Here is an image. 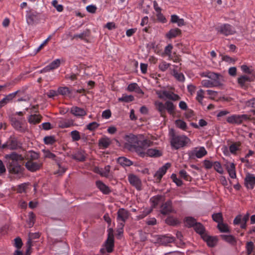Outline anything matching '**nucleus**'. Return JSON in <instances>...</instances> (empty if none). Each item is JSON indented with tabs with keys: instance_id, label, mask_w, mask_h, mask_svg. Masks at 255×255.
<instances>
[{
	"instance_id": "nucleus-1",
	"label": "nucleus",
	"mask_w": 255,
	"mask_h": 255,
	"mask_svg": "<svg viewBox=\"0 0 255 255\" xmlns=\"http://www.w3.org/2000/svg\"><path fill=\"white\" fill-rule=\"evenodd\" d=\"M169 134L170 136L171 146L175 149L185 146L190 142V139L186 135L176 134L173 128L170 129Z\"/></svg>"
},
{
	"instance_id": "nucleus-2",
	"label": "nucleus",
	"mask_w": 255,
	"mask_h": 255,
	"mask_svg": "<svg viewBox=\"0 0 255 255\" xmlns=\"http://www.w3.org/2000/svg\"><path fill=\"white\" fill-rule=\"evenodd\" d=\"M125 139L128 141V143L125 144V147L129 150L134 149L139 156H143L144 155L143 153L140 151L141 149L139 147V145H138L139 139L136 135L129 134L126 136Z\"/></svg>"
},
{
	"instance_id": "nucleus-3",
	"label": "nucleus",
	"mask_w": 255,
	"mask_h": 255,
	"mask_svg": "<svg viewBox=\"0 0 255 255\" xmlns=\"http://www.w3.org/2000/svg\"><path fill=\"white\" fill-rule=\"evenodd\" d=\"M6 167L9 173L17 175L19 178L23 176L24 168L17 162L8 159Z\"/></svg>"
},
{
	"instance_id": "nucleus-4",
	"label": "nucleus",
	"mask_w": 255,
	"mask_h": 255,
	"mask_svg": "<svg viewBox=\"0 0 255 255\" xmlns=\"http://www.w3.org/2000/svg\"><path fill=\"white\" fill-rule=\"evenodd\" d=\"M103 247L106 248L107 252L108 253H112L114 251L115 247L114 236L113 230L112 228L108 229V238L103 244Z\"/></svg>"
},
{
	"instance_id": "nucleus-5",
	"label": "nucleus",
	"mask_w": 255,
	"mask_h": 255,
	"mask_svg": "<svg viewBox=\"0 0 255 255\" xmlns=\"http://www.w3.org/2000/svg\"><path fill=\"white\" fill-rule=\"evenodd\" d=\"M26 21L28 25H32L38 23L41 19V13L33 10L27 11L26 15Z\"/></svg>"
},
{
	"instance_id": "nucleus-6",
	"label": "nucleus",
	"mask_w": 255,
	"mask_h": 255,
	"mask_svg": "<svg viewBox=\"0 0 255 255\" xmlns=\"http://www.w3.org/2000/svg\"><path fill=\"white\" fill-rule=\"evenodd\" d=\"M255 79V74L252 75H242L238 78L237 82L240 86L244 89L248 87L249 83L254 81Z\"/></svg>"
},
{
	"instance_id": "nucleus-7",
	"label": "nucleus",
	"mask_w": 255,
	"mask_h": 255,
	"mask_svg": "<svg viewBox=\"0 0 255 255\" xmlns=\"http://www.w3.org/2000/svg\"><path fill=\"white\" fill-rule=\"evenodd\" d=\"M249 117L247 115H234L228 117L227 119L228 123L232 124H241L244 121H247Z\"/></svg>"
},
{
	"instance_id": "nucleus-8",
	"label": "nucleus",
	"mask_w": 255,
	"mask_h": 255,
	"mask_svg": "<svg viewBox=\"0 0 255 255\" xmlns=\"http://www.w3.org/2000/svg\"><path fill=\"white\" fill-rule=\"evenodd\" d=\"M160 213L163 215H167L172 213H175L172 205V202L171 200H168L162 204L160 206Z\"/></svg>"
},
{
	"instance_id": "nucleus-9",
	"label": "nucleus",
	"mask_w": 255,
	"mask_h": 255,
	"mask_svg": "<svg viewBox=\"0 0 255 255\" xmlns=\"http://www.w3.org/2000/svg\"><path fill=\"white\" fill-rule=\"evenodd\" d=\"M207 77L213 81V85L216 87L222 86L223 85L222 83L224 81L223 76L220 74L210 72L208 73Z\"/></svg>"
},
{
	"instance_id": "nucleus-10",
	"label": "nucleus",
	"mask_w": 255,
	"mask_h": 255,
	"mask_svg": "<svg viewBox=\"0 0 255 255\" xmlns=\"http://www.w3.org/2000/svg\"><path fill=\"white\" fill-rule=\"evenodd\" d=\"M217 31L224 35L228 36L235 33L234 27L229 24H224L216 28Z\"/></svg>"
},
{
	"instance_id": "nucleus-11",
	"label": "nucleus",
	"mask_w": 255,
	"mask_h": 255,
	"mask_svg": "<svg viewBox=\"0 0 255 255\" xmlns=\"http://www.w3.org/2000/svg\"><path fill=\"white\" fill-rule=\"evenodd\" d=\"M207 151L204 147H201L198 150L195 148L192 150L189 151L188 153L189 159H195V157L200 158L206 155Z\"/></svg>"
},
{
	"instance_id": "nucleus-12",
	"label": "nucleus",
	"mask_w": 255,
	"mask_h": 255,
	"mask_svg": "<svg viewBox=\"0 0 255 255\" xmlns=\"http://www.w3.org/2000/svg\"><path fill=\"white\" fill-rule=\"evenodd\" d=\"M171 166L170 163H166L163 166L159 168V169L155 172L154 177L156 178V180L159 182L163 176L165 174L167 170Z\"/></svg>"
},
{
	"instance_id": "nucleus-13",
	"label": "nucleus",
	"mask_w": 255,
	"mask_h": 255,
	"mask_svg": "<svg viewBox=\"0 0 255 255\" xmlns=\"http://www.w3.org/2000/svg\"><path fill=\"white\" fill-rule=\"evenodd\" d=\"M203 240L206 242L209 247H214L216 246L218 239L216 236H210L207 234L202 237Z\"/></svg>"
},
{
	"instance_id": "nucleus-14",
	"label": "nucleus",
	"mask_w": 255,
	"mask_h": 255,
	"mask_svg": "<svg viewBox=\"0 0 255 255\" xmlns=\"http://www.w3.org/2000/svg\"><path fill=\"white\" fill-rule=\"evenodd\" d=\"M42 164L41 163L28 161L25 163V166L28 170L31 172H35L39 170L42 167Z\"/></svg>"
},
{
	"instance_id": "nucleus-15",
	"label": "nucleus",
	"mask_w": 255,
	"mask_h": 255,
	"mask_svg": "<svg viewBox=\"0 0 255 255\" xmlns=\"http://www.w3.org/2000/svg\"><path fill=\"white\" fill-rule=\"evenodd\" d=\"M245 184L248 189H253L255 185V176L248 173L245 179Z\"/></svg>"
},
{
	"instance_id": "nucleus-16",
	"label": "nucleus",
	"mask_w": 255,
	"mask_h": 255,
	"mask_svg": "<svg viewBox=\"0 0 255 255\" xmlns=\"http://www.w3.org/2000/svg\"><path fill=\"white\" fill-rule=\"evenodd\" d=\"M128 181L130 184L134 186L138 190L141 189V181L137 176L130 174L128 176Z\"/></svg>"
},
{
	"instance_id": "nucleus-17",
	"label": "nucleus",
	"mask_w": 255,
	"mask_h": 255,
	"mask_svg": "<svg viewBox=\"0 0 255 255\" xmlns=\"http://www.w3.org/2000/svg\"><path fill=\"white\" fill-rule=\"evenodd\" d=\"M152 141L148 139H144L143 140H139L138 145H139V147H140L141 149L140 151L144 153V155L143 156H140V157H144L145 156V152H144L143 150L152 145Z\"/></svg>"
},
{
	"instance_id": "nucleus-18",
	"label": "nucleus",
	"mask_w": 255,
	"mask_h": 255,
	"mask_svg": "<svg viewBox=\"0 0 255 255\" xmlns=\"http://www.w3.org/2000/svg\"><path fill=\"white\" fill-rule=\"evenodd\" d=\"M117 219L119 221H122L124 223L128 218V212L124 208L120 209L117 213Z\"/></svg>"
},
{
	"instance_id": "nucleus-19",
	"label": "nucleus",
	"mask_w": 255,
	"mask_h": 255,
	"mask_svg": "<svg viewBox=\"0 0 255 255\" xmlns=\"http://www.w3.org/2000/svg\"><path fill=\"white\" fill-rule=\"evenodd\" d=\"M10 121L12 126L16 130L21 132H24L26 131V128L21 126V123L15 118H11Z\"/></svg>"
},
{
	"instance_id": "nucleus-20",
	"label": "nucleus",
	"mask_w": 255,
	"mask_h": 255,
	"mask_svg": "<svg viewBox=\"0 0 255 255\" xmlns=\"http://www.w3.org/2000/svg\"><path fill=\"white\" fill-rule=\"evenodd\" d=\"M225 166L231 178H236L235 164L234 163H227Z\"/></svg>"
},
{
	"instance_id": "nucleus-21",
	"label": "nucleus",
	"mask_w": 255,
	"mask_h": 255,
	"mask_svg": "<svg viewBox=\"0 0 255 255\" xmlns=\"http://www.w3.org/2000/svg\"><path fill=\"white\" fill-rule=\"evenodd\" d=\"M4 157L6 159H11L17 162L18 161H23L24 158H25V156L23 157L21 155L18 154L15 152H13L10 154H5L4 155Z\"/></svg>"
},
{
	"instance_id": "nucleus-22",
	"label": "nucleus",
	"mask_w": 255,
	"mask_h": 255,
	"mask_svg": "<svg viewBox=\"0 0 255 255\" xmlns=\"http://www.w3.org/2000/svg\"><path fill=\"white\" fill-rule=\"evenodd\" d=\"M71 113L76 117H82L87 114L84 109L78 107H73L71 109Z\"/></svg>"
},
{
	"instance_id": "nucleus-23",
	"label": "nucleus",
	"mask_w": 255,
	"mask_h": 255,
	"mask_svg": "<svg viewBox=\"0 0 255 255\" xmlns=\"http://www.w3.org/2000/svg\"><path fill=\"white\" fill-rule=\"evenodd\" d=\"M19 91L18 90L14 93L8 94L4 98H3L0 101V108L3 107L7 103L12 100L16 95V94L19 93Z\"/></svg>"
},
{
	"instance_id": "nucleus-24",
	"label": "nucleus",
	"mask_w": 255,
	"mask_h": 255,
	"mask_svg": "<svg viewBox=\"0 0 255 255\" xmlns=\"http://www.w3.org/2000/svg\"><path fill=\"white\" fill-rule=\"evenodd\" d=\"M96 184L99 190L104 194H109L111 192L109 187L101 181H97Z\"/></svg>"
},
{
	"instance_id": "nucleus-25",
	"label": "nucleus",
	"mask_w": 255,
	"mask_h": 255,
	"mask_svg": "<svg viewBox=\"0 0 255 255\" xmlns=\"http://www.w3.org/2000/svg\"><path fill=\"white\" fill-rule=\"evenodd\" d=\"M156 109L160 113V116L162 117H165V103L164 104L162 102L155 101L154 103Z\"/></svg>"
},
{
	"instance_id": "nucleus-26",
	"label": "nucleus",
	"mask_w": 255,
	"mask_h": 255,
	"mask_svg": "<svg viewBox=\"0 0 255 255\" xmlns=\"http://www.w3.org/2000/svg\"><path fill=\"white\" fill-rule=\"evenodd\" d=\"M111 144V141L110 139L107 137H102L99 140V146L102 149L107 148Z\"/></svg>"
},
{
	"instance_id": "nucleus-27",
	"label": "nucleus",
	"mask_w": 255,
	"mask_h": 255,
	"mask_svg": "<svg viewBox=\"0 0 255 255\" xmlns=\"http://www.w3.org/2000/svg\"><path fill=\"white\" fill-rule=\"evenodd\" d=\"M220 237L222 240L232 246H236L237 244V240L233 235H221Z\"/></svg>"
},
{
	"instance_id": "nucleus-28",
	"label": "nucleus",
	"mask_w": 255,
	"mask_h": 255,
	"mask_svg": "<svg viewBox=\"0 0 255 255\" xmlns=\"http://www.w3.org/2000/svg\"><path fill=\"white\" fill-rule=\"evenodd\" d=\"M181 34V31L178 28L170 29L168 33L166 34V36L168 39H172L180 35Z\"/></svg>"
},
{
	"instance_id": "nucleus-29",
	"label": "nucleus",
	"mask_w": 255,
	"mask_h": 255,
	"mask_svg": "<svg viewBox=\"0 0 255 255\" xmlns=\"http://www.w3.org/2000/svg\"><path fill=\"white\" fill-rule=\"evenodd\" d=\"M39 153L38 152H34L32 150L29 151L27 152L25 155V159L28 161H32L37 160L39 158Z\"/></svg>"
},
{
	"instance_id": "nucleus-30",
	"label": "nucleus",
	"mask_w": 255,
	"mask_h": 255,
	"mask_svg": "<svg viewBox=\"0 0 255 255\" xmlns=\"http://www.w3.org/2000/svg\"><path fill=\"white\" fill-rule=\"evenodd\" d=\"M72 158L78 161L83 162L86 160L85 152L83 150H79L75 154L72 155Z\"/></svg>"
},
{
	"instance_id": "nucleus-31",
	"label": "nucleus",
	"mask_w": 255,
	"mask_h": 255,
	"mask_svg": "<svg viewBox=\"0 0 255 255\" xmlns=\"http://www.w3.org/2000/svg\"><path fill=\"white\" fill-rule=\"evenodd\" d=\"M162 94L166 98L174 101L179 100L180 99V97L178 95L171 92L163 91Z\"/></svg>"
},
{
	"instance_id": "nucleus-32",
	"label": "nucleus",
	"mask_w": 255,
	"mask_h": 255,
	"mask_svg": "<svg viewBox=\"0 0 255 255\" xmlns=\"http://www.w3.org/2000/svg\"><path fill=\"white\" fill-rule=\"evenodd\" d=\"M164 197L162 195H156L150 198V201L152 203V207L155 208L160 202L163 201Z\"/></svg>"
},
{
	"instance_id": "nucleus-33",
	"label": "nucleus",
	"mask_w": 255,
	"mask_h": 255,
	"mask_svg": "<svg viewBox=\"0 0 255 255\" xmlns=\"http://www.w3.org/2000/svg\"><path fill=\"white\" fill-rule=\"evenodd\" d=\"M145 155L150 157H158L162 155V152L159 150L150 148L145 152Z\"/></svg>"
},
{
	"instance_id": "nucleus-34",
	"label": "nucleus",
	"mask_w": 255,
	"mask_h": 255,
	"mask_svg": "<svg viewBox=\"0 0 255 255\" xmlns=\"http://www.w3.org/2000/svg\"><path fill=\"white\" fill-rule=\"evenodd\" d=\"M193 228L197 233L201 235L202 238L204 235H206L207 234L205 233V229L204 227L200 223L197 222Z\"/></svg>"
},
{
	"instance_id": "nucleus-35",
	"label": "nucleus",
	"mask_w": 255,
	"mask_h": 255,
	"mask_svg": "<svg viewBox=\"0 0 255 255\" xmlns=\"http://www.w3.org/2000/svg\"><path fill=\"white\" fill-rule=\"evenodd\" d=\"M117 162L123 167L129 166L133 164V162L131 160L123 156L119 157L117 159Z\"/></svg>"
},
{
	"instance_id": "nucleus-36",
	"label": "nucleus",
	"mask_w": 255,
	"mask_h": 255,
	"mask_svg": "<svg viewBox=\"0 0 255 255\" xmlns=\"http://www.w3.org/2000/svg\"><path fill=\"white\" fill-rule=\"evenodd\" d=\"M41 118L42 117L40 115H31L29 117L28 121L30 124L36 125L40 122Z\"/></svg>"
},
{
	"instance_id": "nucleus-37",
	"label": "nucleus",
	"mask_w": 255,
	"mask_h": 255,
	"mask_svg": "<svg viewBox=\"0 0 255 255\" xmlns=\"http://www.w3.org/2000/svg\"><path fill=\"white\" fill-rule=\"evenodd\" d=\"M166 224L169 226H175L179 224V221L173 216H168L165 220Z\"/></svg>"
},
{
	"instance_id": "nucleus-38",
	"label": "nucleus",
	"mask_w": 255,
	"mask_h": 255,
	"mask_svg": "<svg viewBox=\"0 0 255 255\" xmlns=\"http://www.w3.org/2000/svg\"><path fill=\"white\" fill-rule=\"evenodd\" d=\"M165 103V110H166L168 113L170 115L174 114L175 107L173 103L169 101H166Z\"/></svg>"
},
{
	"instance_id": "nucleus-39",
	"label": "nucleus",
	"mask_w": 255,
	"mask_h": 255,
	"mask_svg": "<svg viewBox=\"0 0 255 255\" xmlns=\"http://www.w3.org/2000/svg\"><path fill=\"white\" fill-rule=\"evenodd\" d=\"M175 238L171 236H163L160 238V242L162 244L167 245L174 242Z\"/></svg>"
},
{
	"instance_id": "nucleus-40",
	"label": "nucleus",
	"mask_w": 255,
	"mask_h": 255,
	"mask_svg": "<svg viewBox=\"0 0 255 255\" xmlns=\"http://www.w3.org/2000/svg\"><path fill=\"white\" fill-rule=\"evenodd\" d=\"M90 35V31L89 29H86L83 32L80 34H74L72 39L79 38L81 39H84L86 37H88Z\"/></svg>"
},
{
	"instance_id": "nucleus-41",
	"label": "nucleus",
	"mask_w": 255,
	"mask_h": 255,
	"mask_svg": "<svg viewBox=\"0 0 255 255\" xmlns=\"http://www.w3.org/2000/svg\"><path fill=\"white\" fill-rule=\"evenodd\" d=\"M73 125L72 120L61 121L58 123V126L60 128H64L70 127Z\"/></svg>"
},
{
	"instance_id": "nucleus-42",
	"label": "nucleus",
	"mask_w": 255,
	"mask_h": 255,
	"mask_svg": "<svg viewBox=\"0 0 255 255\" xmlns=\"http://www.w3.org/2000/svg\"><path fill=\"white\" fill-rule=\"evenodd\" d=\"M185 222H186V223L187 224L186 226L188 228H191V227L194 228V227L195 226V225L197 223L196 222V219L192 217H186L185 219Z\"/></svg>"
},
{
	"instance_id": "nucleus-43",
	"label": "nucleus",
	"mask_w": 255,
	"mask_h": 255,
	"mask_svg": "<svg viewBox=\"0 0 255 255\" xmlns=\"http://www.w3.org/2000/svg\"><path fill=\"white\" fill-rule=\"evenodd\" d=\"M134 100V97L132 95H127L123 94L122 97L118 99L119 102H123L125 103H129L133 101Z\"/></svg>"
},
{
	"instance_id": "nucleus-44",
	"label": "nucleus",
	"mask_w": 255,
	"mask_h": 255,
	"mask_svg": "<svg viewBox=\"0 0 255 255\" xmlns=\"http://www.w3.org/2000/svg\"><path fill=\"white\" fill-rule=\"evenodd\" d=\"M58 95H61L62 96H66L68 94H70L72 93V91H70L69 89L67 87H61L58 88Z\"/></svg>"
},
{
	"instance_id": "nucleus-45",
	"label": "nucleus",
	"mask_w": 255,
	"mask_h": 255,
	"mask_svg": "<svg viewBox=\"0 0 255 255\" xmlns=\"http://www.w3.org/2000/svg\"><path fill=\"white\" fill-rule=\"evenodd\" d=\"M217 228L221 233H229L230 230L227 224L223 222L219 223L217 225Z\"/></svg>"
},
{
	"instance_id": "nucleus-46",
	"label": "nucleus",
	"mask_w": 255,
	"mask_h": 255,
	"mask_svg": "<svg viewBox=\"0 0 255 255\" xmlns=\"http://www.w3.org/2000/svg\"><path fill=\"white\" fill-rule=\"evenodd\" d=\"M43 140L45 144L50 145L54 144L56 141V139L54 135L46 136L44 138Z\"/></svg>"
},
{
	"instance_id": "nucleus-47",
	"label": "nucleus",
	"mask_w": 255,
	"mask_h": 255,
	"mask_svg": "<svg viewBox=\"0 0 255 255\" xmlns=\"http://www.w3.org/2000/svg\"><path fill=\"white\" fill-rule=\"evenodd\" d=\"M212 216L213 221L218 223V224L223 222V216L221 213H214Z\"/></svg>"
},
{
	"instance_id": "nucleus-48",
	"label": "nucleus",
	"mask_w": 255,
	"mask_h": 255,
	"mask_svg": "<svg viewBox=\"0 0 255 255\" xmlns=\"http://www.w3.org/2000/svg\"><path fill=\"white\" fill-rule=\"evenodd\" d=\"M241 142H240L232 144L229 147L230 152L233 154L236 153V151L239 150V148L241 146Z\"/></svg>"
},
{
	"instance_id": "nucleus-49",
	"label": "nucleus",
	"mask_w": 255,
	"mask_h": 255,
	"mask_svg": "<svg viewBox=\"0 0 255 255\" xmlns=\"http://www.w3.org/2000/svg\"><path fill=\"white\" fill-rule=\"evenodd\" d=\"M173 75L180 82H183L185 80L184 75L181 73H178L177 71L175 69H173Z\"/></svg>"
},
{
	"instance_id": "nucleus-50",
	"label": "nucleus",
	"mask_w": 255,
	"mask_h": 255,
	"mask_svg": "<svg viewBox=\"0 0 255 255\" xmlns=\"http://www.w3.org/2000/svg\"><path fill=\"white\" fill-rule=\"evenodd\" d=\"M111 166L110 165H107L105 167L104 169H102V172L96 171V173H99L101 176L108 177L110 171Z\"/></svg>"
},
{
	"instance_id": "nucleus-51",
	"label": "nucleus",
	"mask_w": 255,
	"mask_h": 255,
	"mask_svg": "<svg viewBox=\"0 0 255 255\" xmlns=\"http://www.w3.org/2000/svg\"><path fill=\"white\" fill-rule=\"evenodd\" d=\"M19 146L18 145V142L15 139H12L8 143V148L11 150L17 149Z\"/></svg>"
},
{
	"instance_id": "nucleus-52",
	"label": "nucleus",
	"mask_w": 255,
	"mask_h": 255,
	"mask_svg": "<svg viewBox=\"0 0 255 255\" xmlns=\"http://www.w3.org/2000/svg\"><path fill=\"white\" fill-rule=\"evenodd\" d=\"M175 124L178 128L183 130H185L187 128L186 123L181 120H176Z\"/></svg>"
},
{
	"instance_id": "nucleus-53",
	"label": "nucleus",
	"mask_w": 255,
	"mask_h": 255,
	"mask_svg": "<svg viewBox=\"0 0 255 255\" xmlns=\"http://www.w3.org/2000/svg\"><path fill=\"white\" fill-rule=\"evenodd\" d=\"M246 249L247 250V255H251L254 249V243L252 241L248 242L246 244Z\"/></svg>"
},
{
	"instance_id": "nucleus-54",
	"label": "nucleus",
	"mask_w": 255,
	"mask_h": 255,
	"mask_svg": "<svg viewBox=\"0 0 255 255\" xmlns=\"http://www.w3.org/2000/svg\"><path fill=\"white\" fill-rule=\"evenodd\" d=\"M70 135L74 141H78L81 139L80 133L76 130L72 131L70 133Z\"/></svg>"
},
{
	"instance_id": "nucleus-55",
	"label": "nucleus",
	"mask_w": 255,
	"mask_h": 255,
	"mask_svg": "<svg viewBox=\"0 0 255 255\" xmlns=\"http://www.w3.org/2000/svg\"><path fill=\"white\" fill-rule=\"evenodd\" d=\"M35 215L32 212L29 213L27 224L29 228H31L34 224Z\"/></svg>"
},
{
	"instance_id": "nucleus-56",
	"label": "nucleus",
	"mask_w": 255,
	"mask_h": 255,
	"mask_svg": "<svg viewBox=\"0 0 255 255\" xmlns=\"http://www.w3.org/2000/svg\"><path fill=\"white\" fill-rule=\"evenodd\" d=\"M179 175L180 177L183 178L184 180L186 181H191V177L187 174L186 171L184 170H181L179 172Z\"/></svg>"
},
{
	"instance_id": "nucleus-57",
	"label": "nucleus",
	"mask_w": 255,
	"mask_h": 255,
	"mask_svg": "<svg viewBox=\"0 0 255 255\" xmlns=\"http://www.w3.org/2000/svg\"><path fill=\"white\" fill-rule=\"evenodd\" d=\"M213 166L214 169L220 174H223L224 172L223 169L221 166V163L218 161H215L213 163Z\"/></svg>"
},
{
	"instance_id": "nucleus-58",
	"label": "nucleus",
	"mask_w": 255,
	"mask_h": 255,
	"mask_svg": "<svg viewBox=\"0 0 255 255\" xmlns=\"http://www.w3.org/2000/svg\"><path fill=\"white\" fill-rule=\"evenodd\" d=\"M99 125H100L97 122H93L87 125L86 126V128L90 131H93L97 128Z\"/></svg>"
},
{
	"instance_id": "nucleus-59",
	"label": "nucleus",
	"mask_w": 255,
	"mask_h": 255,
	"mask_svg": "<svg viewBox=\"0 0 255 255\" xmlns=\"http://www.w3.org/2000/svg\"><path fill=\"white\" fill-rule=\"evenodd\" d=\"M171 178L172 179L173 181L178 186H181L183 184L182 181L177 178L176 175L174 173H173L171 176Z\"/></svg>"
},
{
	"instance_id": "nucleus-60",
	"label": "nucleus",
	"mask_w": 255,
	"mask_h": 255,
	"mask_svg": "<svg viewBox=\"0 0 255 255\" xmlns=\"http://www.w3.org/2000/svg\"><path fill=\"white\" fill-rule=\"evenodd\" d=\"M60 65V60L59 59H57L54 61H53L49 65L50 69L51 70H54L57 68H58Z\"/></svg>"
},
{
	"instance_id": "nucleus-61",
	"label": "nucleus",
	"mask_w": 255,
	"mask_h": 255,
	"mask_svg": "<svg viewBox=\"0 0 255 255\" xmlns=\"http://www.w3.org/2000/svg\"><path fill=\"white\" fill-rule=\"evenodd\" d=\"M242 70L245 73L249 74L250 75H252L253 74H255V72L253 70L250 69L248 66L246 65H243L241 66Z\"/></svg>"
},
{
	"instance_id": "nucleus-62",
	"label": "nucleus",
	"mask_w": 255,
	"mask_h": 255,
	"mask_svg": "<svg viewBox=\"0 0 255 255\" xmlns=\"http://www.w3.org/2000/svg\"><path fill=\"white\" fill-rule=\"evenodd\" d=\"M52 5L56 8L58 12H61L63 10V6L62 4H58L57 0H54L52 2Z\"/></svg>"
},
{
	"instance_id": "nucleus-63",
	"label": "nucleus",
	"mask_w": 255,
	"mask_h": 255,
	"mask_svg": "<svg viewBox=\"0 0 255 255\" xmlns=\"http://www.w3.org/2000/svg\"><path fill=\"white\" fill-rule=\"evenodd\" d=\"M204 91L202 89H200L197 92L196 100L200 103L202 104V99L204 98Z\"/></svg>"
},
{
	"instance_id": "nucleus-64",
	"label": "nucleus",
	"mask_w": 255,
	"mask_h": 255,
	"mask_svg": "<svg viewBox=\"0 0 255 255\" xmlns=\"http://www.w3.org/2000/svg\"><path fill=\"white\" fill-rule=\"evenodd\" d=\"M170 65V64L169 63H167L165 61H162L161 63L159 64L158 67L160 70H161L162 71H165L168 69Z\"/></svg>"
}]
</instances>
